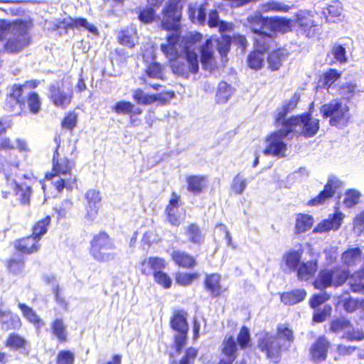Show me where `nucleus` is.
<instances>
[{
	"label": "nucleus",
	"instance_id": "1",
	"mask_svg": "<svg viewBox=\"0 0 364 364\" xmlns=\"http://www.w3.org/2000/svg\"><path fill=\"white\" fill-rule=\"evenodd\" d=\"M54 141L56 148L53 156V172L47 173L46 178L51 180L55 188L60 192L64 188L72 189L76 183V177L71 173L75 166V161L68 159L60 149V136H55Z\"/></svg>",
	"mask_w": 364,
	"mask_h": 364
},
{
	"label": "nucleus",
	"instance_id": "2",
	"mask_svg": "<svg viewBox=\"0 0 364 364\" xmlns=\"http://www.w3.org/2000/svg\"><path fill=\"white\" fill-rule=\"evenodd\" d=\"M0 43L7 53H14L21 50L30 41L27 29L22 23H11L0 20Z\"/></svg>",
	"mask_w": 364,
	"mask_h": 364
},
{
	"label": "nucleus",
	"instance_id": "3",
	"mask_svg": "<svg viewBox=\"0 0 364 364\" xmlns=\"http://www.w3.org/2000/svg\"><path fill=\"white\" fill-rule=\"evenodd\" d=\"M178 28L172 30L173 32L168 35L166 41L160 46L161 52L170 61L173 60L202 39V35L200 33H191L181 38L177 33Z\"/></svg>",
	"mask_w": 364,
	"mask_h": 364
},
{
	"label": "nucleus",
	"instance_id": "4",
	"mask_svg": "<svg viewBox=\"0 0 364 364\" xmlns=\"http://www.w3.org/2000/svg\"><path fill=\"white\" fill-rule=\"evenodd\" d=\"M247 22L254 33L255 45L259 49L266 48V44L269 46L274 45V38L272 33H268L267 31V18H264L259 13H256L248 16Z\"/></svg>",
	"mask_w": 364,
	"mask_h": 364
},
{
	"label": "nucleus",
	"instance_id": "5",
	"mask_svg": "<svg viewBox=\"0 0 364 364\" xmlns=\"http://www.w3.org/2000/svg\"><path fill=\"white\" fill-rule=\"evenodd\" d=\"M171 68L174 73L186 78L190 73H196L198 70V60L195 47L188 48L172 60Z\"/></svg>",
	"mask_w": 364,
	"mask_h": 364
},
{
	"label": "nucleus",
	"instance_id": "6",
	"mask_svg": "<svg viewBox=\"0 0 364 364\" xmlns=\"http://www.w3.org/2000/svg\"><path fill=\"white\" fill-rule=\"evenodd\" d=\"M90 253L97 261L108 262L114 259V255L109 252L115 247L112 240L105 232H100L94 236L91 241Z\"/></svg>",
	"mask_w": 364,
	"mask_h": 364
},
{
	"label": "nucleus",
	"instance_id": "7",
	"mask_svg": "<svg viewBox=\"0 0 364 364\" xmlns=\"http://www.w3.org/2000/svg\"><path fill=\"white\" fill-rule=\"evenodd\" d=\"M321 113L323 117H331L330 124L336 127L346 125L350 117L348 106L336 100L323 105Z\"/></svg>",
	"mask_w": 364,
	"mask_h": 364
},
{
	"label": "nucleus",
	"instance_id": "8",
	"mask_svg": "<svg viewBox=\"0 0 364 364\" xmlns=\"http://www.w3.org/2000/svg\"><path fill=\"white\" fill-rule=\"evenodd\" d=\"M348 275V272L341 268L324 269L319 272L314 282V286L321 290L331 286L339 287L346 282Z\"/></svg>",
	"mask_w": 364,
	"mask_h": 364
},
{
	"label": "nucleus",
	"instance_id": "9",
	"mask_svg": "<svg viewBox=\"0 0 364 364\" xmlns=\"http://www.w3.org/2000/svg\"><path fill=\"white\" fill-rule=\"evenodd\" d=\"M330 332L342 334L341 338L348 341H360L364 339V332L353 327L352 323L345 317H338L330 322Z\"/></svg>",
	"mask_w": 364,
	"mask_h": 364
},
{
	"label": "nucleus",
	"instance_id": "10",
	"mask_svg": "<svg viewBox=\"0 0 364 364\" xmlns=\"http://www.w3.org/2000/svg\"><path fill=\"white\" fill-rule=\"evenodd\" d=\"M292 132V129L286 125L285 128L272 133L267 138V146L264 151V154H271L274 156L284 157L287 149L284 139Z\"/></svg>",
	"mask_w": 364,
	"mask_h": 364
},
{
	"label": "nucleus",
	"instance_id": "11",
	"mask_svg": "<svg viewBox=\"0 0 364 364\" xmlns=\"http://www.w3.org/2000/svg\"><path fill=\"white\" fill-rule=\"evenodd\" d=\"M296 134H302L306 137L314 136L319 128L318 120L311 117V114L292 117L287 124Z\"/></svg>",
	"mask_w": 364,
	"mask_h": 364
},
{
	"label": "nucleus",
	"instance_id": "12",
	"mask_svg": "<svg viewBox=\"0 0 364 364\" xmlns=\"http://www.w3.org/2000/svg\"><path fill=\"white\" fill-rule=\"evenodd\" d=\"M48 97L56 107L65 109L71 102L73 89L63 82H56L49 87Z\"/></svg>",
	"mask_w": 364,
	"mask_h": 364
},
{
	"label": "nucleus",
	"instance_id": "13",
	"mask_svg": "<svg viewBox=\"0 0 364 364\" xmlns=\"http://www.w3.org/2000/svg\"><path fill=\"white\" fill-rule=\"evenodd\" d=\"M258 347L262 351H264L267 356L273 363H277L281 355L282 343L276 336L268 333L261 334L258 341Z\"/></svg>",
	"mask_w": 364,
	"mask_h": 364
},
{
	"label": "nucleus",
	"instance_id": "14",
	"mask_svg": "<svg viewBox=\"0 0 364 364\" xmlns=\"http://www.w3.org/2000/svg\"><path fill=\"white\" fill-rule=\"evenodd\" d=\"M182 0H169L168 5L163 11L162 26L166 30H175L179 28L181 16L180 5Z\"/></svg>",
	"mask_w": 364,
	"mask_h": 364
},
{
	"label": "nucleus",
	"instance_id": "15",
	"mask_svg": "<svg viewBox=\"0 0 364 364\" xmlns=\"http://www.w3.org/2000/svg\"><path fill=\"white\" fill-rule=\"evenodd\" d=\"M178 202L179 198L173 193L166 208L167 219L174 226H178L183 218V209H180Z\"/></svg>",
	"mask_w": 364,
	"mask_h": 364
},
{
	"label": "nucleus",
	"instance_id": "16",
	"mask_svg": "<svg viewBox=\"0 0 364 364\" xmlns=\"http://www.w3.org/2000/svg\"><path fill=\"white\" fill-rule=\"evenodd\" d=\"M85 198L87 201L85 218L89 221H92L96 218L100 207L101 200L100 193L96 190H89L85 194Z\"/></svg>",
	"mask_w": 364,
	"mask_h": 364
},
{
	"label": "nucleus",
	"instance_id": "17",
	"mask_svg": "<svg viewBox=\"0 0 364 364\" xmlns=\"http://www.w3.org/2000/svg\"><path fill=\"white\" fill-rule=\"evenodd\" d=\"M330 342L324 337L320 336L310 349L312 360L321 362L326 358Z\"/></svg>",
	"mask_w": 364,
	"mask_h": 364
},
{
	"label": "nucleus",
	"instance_id": "18",
	"mask_svg": "<svg viewBox=\"0 0 364 364\" xmlns=\"http://www.w3.org/2000/svg\"><path fill=\"white\" fill-rule=\"evenodd\" d=\"M0 323L1 328L5 331L18 329L21 326L20 317L9 311L0 309Z\"/></svg>",
	"mask_w": 364,
	"mask_h": 364
},
{
	"label": "nucleus",
	"instance_id": "19",
	"mask_svg": "<svg viewBox=\"0 0 364 364\" xmlns=\"http://www.w3.org/2000/svg\"><path fill=\"white\" fill-rule=\"evenodd\" d=\"M302 255L303 250L301 247L298 250H290L284 254L282 262L289 272L297 271Z\"/></svg>",
	"mask_w": 364,
	"mask_h": 364
},
{
	"label": "nucleus",
	"instance_id": "20",
	"mask_svg": "<svg viewBox=\"0 0 364 364\" xmlns=\"http://www.w3.org/2000/svg\"><path fill=\"white\" fill-rule=\"evenodd\" d=\"M343 215L341 213H336L329 218L323 220L314 228V232H324L331 230H337L341 225Z\"/></svg>",
	"mask_w": 364,
	"mask_h": 364
},
{
	"label": "nucleus",
	"instance_id": "21",
	"mask_svg": "<svg viewBox=\"0 0 364 364\" xmlns=\"http://www.w3.org/2000/svg\"><path fill=\"white\" fill-rule=\"evenodd\" d=\"M299 99V95L294 94L290 100L287 103L284 104L280 109H279L275 118L277 126L282 125V128H285L287 122L291 120V118L288 119H286L287 114L290 110L293 109L296 107Z\"/></svg>",
	"mask_w": 364,
	"mask_h": 364
},
{
	"label": "nucleus",
	"instance_id": "22",
	"mask_svg": "<svg viewBox=\"0 0 364 364\" xmlns=\"http://www.w3.org/2000/svg\"><path fill=\"white\" fill-rule=\"evenodd\" d=\"M38 241L39 240L32 235L30 237L16 241L15 247L23 254H31L39 249L40 245Z\"/></svg>",
	"mask_w": 364,
	"mask_h": 364
},
{
	"label": "nucleus",
	"instance_id": "23",
	"mask_svg": "<svg viewBox=\"0 0 364 364\" xmlns=\"http://www.w3.org/2000/svg\"><path fill=\"white\" fill-rule=\"evenodd\" d=\"M166 262L159 257H149L141 263V272L145 275L155 274L156 272H162L165 268Z\"/></svg>",
	"mask_w": 364,
	"mask_h": 364
},
{
	"label": "nucleus",
	"instance_id": "24",
	"mask_svg": "<svg viewBox=\"0 0 364 364\" xmlns=\"http://www.w3.org/2000/svg\"><path fill=\"white\" fill-rule=\"evenodd\" d=\"M274 45L269 46L266 44V48L264 49H259L255 45V50L251 53L248 56L249 66L255 70L260 69L262 66L264 59V52L267 51L271 48H274Z\"/></svg>",
	"mask_w": 364,
	"mask_h": 364
},
{
	"label": "nucleus",
	"instance_id": "25",
	"mask_svg": "<svg viewBox=\"0 0 364 364\" xmlns=\"http://www.w3.org/2000/svg\"><path fill=\"white\" fill-rule=\"evenodd\" d=\"M318 269L316 260H311L302 262L297 269V277L300 280L306 281L311 278Z\"/></svg>",
	"mask_w": 364,
	"mask_h": 364
},
{
	"label": "nucleus",
	"instance_id": "26",
	"mask_svg": "<svg viewBox=\"0 0 364 364\" xmlns=\"http://www.w3.org/2000/svg\"><path fill=\"white\" fill-rule=\"evenodd\" d=\"M336 181L333 179H329L326 185L324 186L323 191H322L316 198H313L309 201V204L311 205H317L323 203L326 199L332 197L336 191Z\"/></svg>",
	"mask_w": 364,
	"mask_h": 364
},
{
	"label": "nucleus",
	"instance_id": "27",
	"mask_svg": "<svg viewBox=\"0 0 364 364\" xmlns=\"http://www.w3.org/2000/svg\"><path fill=\"white\" fill-rule=\"evenodd\" d=\"M171 257L176 264L183 268L190 269L196 265L195 258L186 252L176 250L172 252Z\"/></svg>",
	"mask_w": 364,
	"mask_h": 364
},
{
	"label": "nucleus",
	"instance_id": "28",
	"mask_svg": "<svg viewBox=\"0 0 364 364\" xmlns=\"http://www.w3.org/2000/svg\"><path fill=\"white\" fill-rule=\"evenodd\" d=\"M290 27L289 21L284 18H267V30H270L274 36V32L285 33L288 31Z\"/></svg>",
	"mask_w": 364,
	"mask_h": 364
},
{
	"label": "nucleus",
	"instance_id": "29",
	"mask_svg": "<svg viewBox=\"0 0 364 364\" xmlns=\"http://www.w3.org/2000/svg\"><path fill=\"white\" fill-rule=\"evenodd\" d=\"M117 38L120 44L132 48L137 39L136 29L133 27L123 29L118 33Z\"/></svg>",
	"mask_w": 364,
	"mask_h": 364
},
{
	"label": "nucleus",
	"instance_id": "30",
	"mask_svg": "<svg viewBox=\"0 0 364 364\" xmlns=\"http://www.w3.org/2000/svg\"><path fill=\"white\" fill-rule=\"evenodd\" d=\"M171 326L177 332H188L186 313L183 311H175L171 319Z\"/></svg>",
	"mask_w": 364,
	"mask_h": 364
},
{
	"label": "nucleus",
	"instance_id": "31",
	"mask_svg": "<svg viewBox=\"0 0 364 364\" xmlns=\"http://www.w3.org/2000/svg\"><path fill=\"white\" fill-rule=\"evenodd\" d=\"M207 178L204 176H190L187 178L188 191L199 194L207 184Z\"/></svg>",
	"mask_w": 364,
	"mask_h": 364
},
{
	"label": "nucleus",
	"instance_id": "32",
	"mask_svg": "<svg viewBox=\"0 0 364 364\" xmlns=\"http://www.w3.org/2000/svg\"><path fill=\"white\" fill-rule=\"evenodd\" d=\"M188 15L192 22L204 24L206 20L205 5L203 4L197 6L196 4H190L188 6Z\"/></svg>",
	"mask_w": 364,
	"mask_h": 364
},
{
	"label": "nucleus",
	"instance_id": "33",
	"mask_svg": "<svg viewBox=\"0 0 364 364\" xmlns=\"http://www.w3.org/2000/svg\"><path fill=\"white\" fill-rule=\"evenodd\" d=\"M306 296L304 289H295L281 294V301L287 305H294L303 301Z\"/></svg>",
	"mask_w": 364,
	"mask_h": 364
},
{
	"label": "nucleus",
	"instance_id": "34",
	"mask_svg": "<svg viewBox=\"0 0 364 364\" xmlns=\"http://www.w3.org/2000/svg\"><path fill=\"white\" fill-rule=\"evenodd\" d=\"M18 306L21 309L23 316L28 322L33 323L37 328H41L44 326V322L40 318L33 309L22 303H19Z\"/></svg>",
	"mask_w": 364,
	"mask_h": 364
},
{
	"label": "nucleus",
	"instance_id": "35",
	"mask_svg": "<svg viewBox=\"0 0 364 364\" xmlns=\"http://www.w3.org/2000/svg\"><path fill=\"white\" fill-rule=\"evenodd\" d=\"M220 277L218 274L208 275L205 280V288L210 291L212 296H217L221 293L220 284Z\"/></svg>",
	"mask_w": 364,
	"mask_h": 364
},
{
	"label": "nucleus",
	"instance_id": "36",
	"mask_svg": "<svg viewBox=\"0 0 364 364\" xmlns=\"http://www.w3.org/2000/svg\"><path fill=\"white\" fill-rule=\"evenodd\" d=\"M277 338L282 343L283 349L287 350L294 340L293 331L286 325L281 324L278 326V336Z\"/></svg>",
	"mask_w": 364,
	"mask_h": 364
},
{
	"label": "nucleus",
	"instance_id": "37",
	"mask_svg": "<svg viewBox=\"0 0 364 364\" xmlns=\"http://www.w3.org/2000/svg\"><path fill=\"white\" fill-rule=\"evenodd\" d=\"M299 24L301 31L309 38L314 37L319 30L318 26L310 18H299Z\"/></svg>",
	"mask_w": 364,
	"mask_h": 364
},
{
	"label": "nucleus",
	"instance_id": "38",
	"mask_svg": "<svg viewBox=\"0 0 364 364\" xmlns=\"http://www.w3.org/2000/svg\"><path fill=\"white\" fill-rule=\"evenodd\" d=\"M132 97L136 103L144 105H151L159 100L157 95H148L141 89L134 90Z\"/></svg>",
	"mask_w": 364,
	"mask_h": 364
},
{
	"label": "nucleus",
	"instance_id": "39",
	"mask_svg": "<svg viewBox=\"0 0 364 364\" xmlns=\"http://www.w3.org/2000/svg\"><path fill=\"white\" fill-rule=\"evenodd\" d=\"M286 55V50L284 49L279 48L272 51L269 53L267 58L269 67L272 70H278L282 65V60H284Z\"/></svg>",
	"mask_w": 364,
	"mask_h": 364
},
{
	"label": "nucleus",
	"instance_id": "40",
	"mask_svg": "<svg viewBox=\"0 0 364 364\" xmlns=\"http://www.w3.org/2000/svg\"><path fill=\"white\" fill-rule=\"evenodd\" d=\"M339 303L342 304L343 309L348 313H352L360 307L364 308V301H358L348 294L343 295Z\"/></svg>",
	"mask_w": 364,
	"mask_h": 364
},
{
	"label": "nucleus",
	"instance_id": "41",
	"mask_svg": "<svg viewBox=\"0 0 364 364\" xmlns=\"http://www.w3.org/2000/svg\"><path fill=\"white\" fill-rule=\"evenodd\" d=\"M343 262L348 266H354L361 262V252L359 248H353L343 252Z\"/></svg>",
	"mask_w": 364,
	"mask_h": 364
},
{
	"label": "nucleus",
	"instance_id": "42",
	"mask_svg": "<svg viewBox=\"0 0 364 364\" xmlns=\"http://www.w3.org/2000/svg\"><path fill=\"white\" fill-rule=\"evenodd\" d=\"M51 329L53 334L61 342L65 341L67 338L66 325L62 318H55L52 324Z\"/></svg>",
	"mask_w": 364,
	"mask_h": 364
},
{
	"label": "nucleus",
	"instance_id": "43",
	"mask_svg": "<svg viewBox=\"0 0 364 364\" xmlns=\"http://www.w3.org/2000/svg\"><path fill=\"white\" fill-rule=\"evenodd\" d=\"M313 218L308 214H299L296 220V232L301 233L304 232L313 225Z\"/></svg>",
	"mask_w": 364,
	"mask_h": 364
},
{
	"label": "nucleus",
	"instance_id": "44",
	"mask_svg": "<svg viewBox=\"0 0 364 364\" xmlns=\"http://www.w3.org/2000/svg\"><path fill=\"white\" fill-rule=\"evenodd\" d=\"M213 43L211 39H207L200 48V60L203 65H208L213 60Z\"/></svg>",
	"mask_w": 364,
	"mask_h": 364
},
{
	"label": "nucleus",
	"instance_id": "45",
	"mask_svg": "<svg viewBox=\"0 0 364 364\" xmlns=\"http://www.w3.org/2000/svg\"><path fill=\"white\" fill-rule=\"evenodd\" d=\"M186 235L189 241L195 244H200L204 240L201 230L196 224H191L186 228Z\"/></svg>",
	"mask_w": 364,
	"mask_h": 364
},
{
	"label": "nucleus",
	"instance_id": "46",
	"mask_svg": "<svg viewBox=\"0 0 364 364\" xmlns=\"http://www.w3.org/2000/svg\"><path fill=\"white\" fill-rule=\"evenodd\" d=\"M223 353L227 356L226 359L233 358L235 360L236 356L235 353L237 349L236 341L233 336L225 338L223 341Z\"/></svg>",
	"mask_w": 364,
	"mask_h": 364
},
{
	"label": "nucleus",
	"instance_id": "47",
	"mask_svg": "<svg viewBox=\"0 0 364 364\" xmlns=\"http://www.w3.org/2000/svg\"><path fill=\"white\" fill-rule=\"evenodd\" d=\"M341 77V73L335 69H330L326 72L319 80V86L329 88Z\"/></svg>",
	"mask_w": 364,
	"mask_h": 364
},
{
	"label": "nucleus",
	"instance_id": "48",
	"mask_svg": "<svg viewBox=\"0 0 364 364\" xmlns=\"http://www.w3.org/2000/svg\"><path fill=\"white\" fill-rule=\"evenodd\" d=\"M349 285L354 292L364 290V270L355 272L349 279Z\"/></svg>",
	"mask_w": 364,
	"mask_h": 364
},
{
	"label": "nucleus",
	"instance_id": "49",
	"mask_svg": "<svg viewBox=\"0 0 364 364\" xmlns=\"http://www.w3.org/2000/svg\"><path fill=\"white\" fill-rule=\"evenodd\" d=\"M233 92L232 87L225 82H220L218 87L217 100L218 102H226Z\"/></svg>",
	"mask_w": 364,
	"mask_h": 364
},
{
	"label": "nucleus",
	"instance_id": "50",
	"mask_svg": "<svg viewBox=\"0 0 364 364\" xmlns=\"http://www.w3.org/2000/svg\"><path fill=\"white\" fill-rule=\"evenodd\" d=\"M50 223L49 216L38 221L33 228V235L40 240L41 237L47 232Z\"/></svg>",
	"mask_w": 364,
	"mask_h": 364
},
{
	"label": "nucleus",
	"instance_id": "51",
	"mask_svg": "<svg viewBox=\"0 0 364 364\" xmlns=\"http://www.w3.org/2000/svg\"><path fill=\"white\" fill-rule=\"evenodd\" d=\"M26 344V341L23 337L16 333L10 334L6 341V346L14 350L24 348Z\"/></svg>",
	"mask_w": 364,
	"mask_h": 364
},
{
	"label": "nucleus",
	"instance_id": "52",
	"mask_svg": "<svg viewBox=\"0 0 364 364\" xmlns=\"http://www.w3.org/2000/svg\"><path fill=\"white\" fill-rule=\"evenodd\" d=\"M14 191L20 198L21 202L23 204L28 203L30 200V196L31 193V187L27 186L26 184H18L14 183Z\"/></svg>",
	"mask_w": 364,
	"mask_h": 364
},
{
	"label": "nucleus",
	"instance_id": "53",
	"mask_svg": "<svg viewBox=\"0 0 364 364\" xmlns=\"http://www.w3.org/2000/svg\"><path fill=\"white\" fill-rule=\"evenodd\" d=\"M217 49L222 58L226 57L230 50V46L232 42L231 38L228 35H222L221 37L216 41Z\"/></svg>",
	"mask_w": 364,
	"mask_h": 364
},
{
	"label": "nucleus",
	"instance_id": "54",
	"mask_svg": "<svg viewBox=\"0 0 364 364\" xmlns=\"http://www.w3.org/2000/svg\"><path fill=\"white\" fill-rule=\"evenodd\" d=\"M290 7L283 3L279 1H269L261 5L260 9L262 11H282L287 12Z\"/></svg>",
	"mask_w": 364,
	"mask_h": 364
},
{
	"label": "nucleus",
	"instance_id": "55",
	"mask_svg": "<svg viewBox=\"0 0 364 364\" xmlns=\"http://www.w3.org/2000/svg\"><path fill=\"white\" fill-rule=\"evenodd\" d=\"M360 91L354 82H347L340 88L341 95L346 100H349L358 94Z\"/></svg>",
	"mask_w": 364,
	"mask_h": 364
},
{
	"label": "nucleus",
	"instance_id": "56",
	"mask_svg": "<svg viewBox=\"0 0 364 364\" xmlns=\"http://www.w3.org/2000/svg\"><path fill=\"white\" fill-rule=\"evenodd\" d=\"M247 186V180L242 175L237 174L232 180L231 189L235 194H242Z\"/></svg>",
	"mask_w": 364,
	"mask_h": 364
},
{
	"label": "nucleus",
	"instance_id": "57",
	"mask_svg": "<svg viewBox=\"0 0 364 364\" xmlns=\"http://www.w3.org/2000/svg\"><path fill=\"white\" fill-rule=\"evenodd\" d=\"M360 193L355 189H350L346 192L343 203L347 208H351L358 203Z\"/></svg>",
	"mask_w": 364,
	"mask_h": 364
},
{
	"label": "nucleus",
	"instance_id": "58",
	"mask_svg": "<svg viewBox=\"0 0 364 364\" xmlns=\"http://www.w3.org/2000/svg\"><path fill=\"white\" fill-rule=\"evenodd\" d=\"M28 107L32 114H37L41 109V100L38 95L36 92L29 94L27 100Z\"/></svg>",
	"mask_w": 364,
	"mask_h": 364
},
{
	"label": "nucleus",
	"instance_id": "59",
	"mask_svg": "<svg viewBox=\"0 0 364 364\" xmlns=\"http://www.w3.org/2000/svg\"><path fill=\"white\" fill-rule=\"evenodd\" d=\"M331 307L329 305H325L322 309H316L313 315V321L315 323H321L324 321L331 313Z\"/></svg>",
	"mask_w": 364,
	"mask_h": 364
},
{
	"label": "nucleus",
	"instance_id": "60",
	"mask_svg": "<svg viewBox=\"0 0 364 364\" xmlns=\"http://www.w3.org/2000/svg\"><path fill=\"white\" fill-rule=\"evenodd\" d=\"M133 104L127 101H119L113 107L112 110L117 114H128L131 113Z\"/></svg>",
	"mask_w": 364,
	"mask_h": 364
},
{
	"label": "nucleus",
	"instance_id": "61",
	"mask_svg": "<svg viewBox=\"0 0 364 364\" xmlns=\"http://www.w3.org/2000/svg\"><path fill=\"white\" fill-rule=\"evenodd\" d=\"M237 340L241 349H245L249 346L250 343V334L247 327L243 326L240 329Z\"/></svg>",
	"mask_w": 364,
	"mask_h": 364
},
{
	"label": "nucleus",
	"instance_id": "62",
	"mask_svg": "<svg viewBox=\"0 0 364 364\" xmlns=\"http://www.w3.org/2000/svg\"><path fill=\"white\" fill-rule=\"evenodd\" d=\"M146 73L151 78L161 79L162 77V68L161 65L157 63L150 64L147 67Z\"/></svg>",
	"mask_w": 364,
	"mask_h": 364
},
{
	"label": "nucleus",
	"instance_id": "63",
	"mask_svg": "<svg viewBox=\"0 0 364 364\" xmlns=\"http://www.w3.org/2000/svg\"><path fill=\"white\" fill-rule=\"evenodd\" d=\"M197 278V274L178 273L176 277V281L181 285L187 286L191 284Z\"/></svg>",
	"mask_w": 364,
	"mask_h": 364
},
{
	"label": "nucleus",
	"instance_id": "64",
	"mask_svg": "<svg viewBox=\"0 0 364 364\" xmlns=\"http://www.w3.org/2000/svg\"><path fill=\"white\" fill-rule=\"evenodd\" d=\"M154 277L156 282L163 286L165 289L171 287L172 281L167 274L163 272H156Z\"/></svg>",
	"mask_w": 364,
	"mask_h": 364
}]
</instances>
